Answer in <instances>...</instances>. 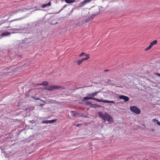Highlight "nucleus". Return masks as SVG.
<instances>
[{"mask_svg":"<svg viewBox=\"0 0 160 160\" xmlns=\"http://www.w3.org/2000/svg\"><path fill=\"white\" fill-rule=\"evenodd\" d=\"M91 99L93 100H96L97 101L99 102H103L105 103H115V102L113 101H108L107 100H102L101 99H97L95 98H93L91 97H89V96H87L86 97H84L83 98L84 100H87L88 99Z\"/></svg>","mask_w":160,"mask_h":160,"instance_id":"obj_1","label":"nucleus"},{"mask_svg":"<svg viewBox=\"0 0 160 160\" xmlns=\"http://www.w3.org/2000/svg\"><path fill=\"white\" fill-rule=\"evenodd\" d=\"M65 88H63L60 86L53 85L52 86H49L48 88H46L45 89L49 91H52L55 90H58L59 89H64Z\"/></svg>","mask_w":160,"mask_h":160,"instance_id":"obj_2","label":"nucleus"},{"mask_svg":"<svg viewBox=\"0 0 160 160\" xmlns=\"http://www.w3.org/2000/svg\"><path fill=\"white\" fill-rule=\"evenodd\" d=\"M130 110L132 112L136 114H139L141 112L140 109L137 107L134 106H131L130 108Z\"/></svg>","mask_w":160,"mask_h":160,"instance_id":"obj_3","label":"nucleus"},{"mask_svg":"<svg viewBox=\"0 0 160 160\" xmlns=\"http://www.w3.org/2000/svg\"><path fill=\"white\" fill-rule=\"evenodd\" d=\"M157 40H154L145 49V51H147L150 50L151 48L154 45L157 44Z\"/></svg>","mask_w":160,"mask_h":160,"instance_id":"obj_4","label":"nucleus"},{"mask_svg":"<svg viewBox=\"0 0 160 160\" xmlns=\"http://www.w3.org/2000/svg\"><path fill=\"white\" fill-rule=\"evenodd\" d=\"M105 121L106 120L110 123H112L113 122V120L112 118L110 115L107 113L106 114Z\"/></svg>","mask_w":160,"mask_h":160,"instance_id":"obj_5","label":"nucleus"},{"mask_svg":"<svg viewBox=\"0 0 160 160\" xmlns=\"http://www.w3.org/2000/svg\"><path fill=\"white\" fill-rule=\"evenodd\" d=\"M92 0H84V1L81 2L80 3L78 6L79 7H81L82 6L84 5H85L87 4L90 1H91Z\"/></svg>","mask_w":160,"mask_h":160,"instance_id":"obj_6","label":"nucleus"},{"mask_svg":"<svg viewBox=\"0 0 160 160\" xmlns=\"http://www.w3.org/2000/svg\"><path fill=\"white\" fill-rule=\"evenodd\" d=\"M108 113L105 112L104 114H103L102 112H98V115L99 117L101 118L105 121V118L106 114H107Z\"/></svg>","mask_w":160,"mask_h":160,"instance_id":"obj_7","label":"nucleus"},{"mask_svg":"<svg viewBox=\"0 0 160 160\" xmlns=\"http://www.w3.org/2000/svg\"><path fill=\"white\" fill-rule=\"evenodd\" d=\"M119 98L120 99H123L125 102H127L128 101L129 99L128 97L122 95L120 96L119 97Z\"/></svg>","mask_w":160,"mask_h":160,"instance_id":"obj_8","label":"nucleus"},{"mask_svg":"<svg viewBox=\"0 0 160 160\" xmlns=\"http://www.w3.org/2000/svg\"><path fill=\"white\" fill-rule=\"evenodd\" d=\"M11 33L9 32H5L1 33L0 35V37L2 38L6 36L9 35Z\"/></svg>","mask_w":160,"mask_h":160,"instance_id":"obj_9","label":"nucleus"},{"mask_svg":"<svg viewBox=\"0 0 160 160\" xmlns=\"http://www.w3.org/2000/svg\"><path fill=\"white\" fill-rule=\"evenodd\" d=\"M84 60L83 58L80 60H78L75 61V62L78 65H80Z\"/></svg>","mask_w":160,"mask_h":160,"instance_id":"obj_10","label":"nucleus"},{"mask_svg":"<svg viewBox=\"0 0 160 160\" xmlns=\"http://www.w3.org/2000/svg\"><path fill=\"white\" fill-rule=\"evenodd\" d=\"M98 92H97L94 93H88V96L91 97L93 98V97L97 95V94L98 93Z\"/></svg>","mask_w":160,"mask_h":160,"instance_id":"obj_11","label":"nucleus"},{"mask_svg":"<svg viewBox=\"0 0 160 160\" xmlns=\"http://www.w3.org/2000/svg\"><path fill=\"white\" fill-rule=\"evenodd\" d=\"M48 85V83L47 81H44L42 83L37 84V85H42L43 86H47Z\"/></svg>","mask_w":160,"mask_h":160,"instance_id":"obj_12","label":"nucleus"},{"mask_svg":"<svg viewBox=\"0 0 160 160\" xmlns=\"http://www.w3.org/2000/svg\"><path fill=\"white\" fill-rule=\"evenodd\" d=\"M71 115L74 117H77L78 116L79 114L78 113L75 112L74 111H71Z\"/></svg>","mask_w":160,"mask_h":160,"instance_id":"obj_13","label":"nucleus"},{"mask_svg":"<svg viewBox=\"0 0 160 160\" xmlns=\"http://www.w3.org/2000/svg\"><path fill=\"white\" fill-rule=\"evenodd\" d=\"M76 0H65L66 2L68 3H73L76 1Z\"/></svg>","mask_w":160,"mask_h":160,"instance_id":"obj_14","label":"nucleus"},{"mask_svg":"<svg viewBox=\"0 0 160 160\" xmlns=\"http://www.w3.org/2000/svg\"><path fill=\"white\" fill-rule=\"evenodd\" d=\"M51 5V2H49L47 4H45L43 5L42 6V8H45V7H46L47 6H50Z\"/></svg>","mask_w":160,"mask_h":160,"instance_id":"obj_15","label":"nucleus"},{"mask_svg":"<svg viewBox=\"0 0 160 160\" xmlns=\"http://www.w3.org/2000/svg\"><path fill=\"white\" fill-rule=\"evenodd\" d=\"M86 58H83V59L84 61L87 60L90 58V55L88 54H86L85 55Z\"/></svg>","mask_w":160,"mask_h":160,"instance_id":"obj_16","label":"nucleus"},{"mask_svg":"<svg viewBox=\"0 0 160 160\" xmlns=\"http://www.w3.org/2000/svg\"><path fill=\"white\" fill-rule=\"evenodd\" d=\"M42 123H49V120H43L42 121Z\"/></svg>","mask_w":160,"mask_h":160,"instance_id":"obj_17","label":"nucleus"},{"mask_svg":"<svg viewBox=\"0 0 160 160\" xmlns=\"http://www.w3.org/2000/svg\"><path fill=\"white\" fill-rule=\"evenodd\" d=\"M86 103L87 105L90 106H91L92 105V102L90 101H88L86 102Z\"/></svg>","mask_w":160,"mask_h":160,"instance_id":"obj_18","label":"nucleus"},{"mask_svg":"<svg viewBox=\"0 0 160 160\" xmlns=\"http://www.w3.org/2000/svg\"><path fill=\"white\" fill-rule=\"evenodd\" d=\"M57 120L56 119H53L51 120H49V123H54Z\"/></svg>","mask_w":160,"mask_h":160,"instance_id":"obj_19","label":"nucleus"},{"mask_svg":"<svg viewBox=\"0 0 160 160\" xmlns=\"http://www.w3.org/2000/svg\"><path fill=\"white\" fill-rule=\"evenodd\" d=\"M86 53H85V52H82L79 55V57H81L82 56H83L84 55H85Z\"/></svg>","mask_w":160,"mask_h":160,"instance_id":"obj_20","label":"nucleus"},{"mask_svg":"<svg viewBox=\"0 0 160 160\" xmlns=\"http://www.w3.org/2000/svg\"><path fill=\"white\" fill-rule=\"evenodd\" d=\"M92 18H88L86 19L85 22H88L90 21V20L92 19Z\"/></svg>","mask_w":160,"mask_h":160,"instance_id":"obj_21","label":"nucleus"},{"mask_svg":"<svg viewBox=\"0 0 160 160\" xmlns=\"http://www.w3.org/2000/svg\"><path fill=\"white\" fill-rule=\"evenodd\" d=\"M32 98H33L35 100H39V98H36V97L34 96H32Z\"/></svg>","mask_w":160,"mask_h":160,"instance_id":"obj_22","label":"nucleus"},{"mask_svg":"<svg viewBox=\"0 0 160 160\" xmlns=\"http://www.w3.org/2000/svg\"><path fill=\"white\" fill-rule=\"evenodd\" d=\"M152 121L154 122H158V120L156 119H153L152 120Z\"/></svg>","mask_w":160,"mask_h":160,"instance_id":"obj_23","label":"nucleus"},{"mask_svg":"<svg viewBox=\"0 0 160 160\" xmlns=\"http://www.w3.org/2000/svg\"><path fill=\"white\" fill-rule=\"evenodd\" d=\"M93 105L94 106V107H99V106L97 104H94Z\"/></svg>","mask_w":160,"mask_h":160,"instance_id":"obj_24","label":"nucleus"},{"mask_svg":"<svg viewBox=\"0 0 160 160\" xmlns=\"http://www.w3.org/2000/svg\"><path fill=\"white\" fill-rule=\"evenodd\" d=\"M19 20V19H15L13 20H12L11 21H10V22H13V21H17V20Z\"/></svg>","mask_w":160,"mask_h":160,"instance_id":"obj_25","label":"nucleus"},{"mask_svg":"<svg viewBox=\"0 0 160 160\" xmlns=\"http://www.w3.org/2000/svg\"><path fill=\"white\" fill-rule=\"evenodd\" d=\"M157 124L159 126H160V122L159 121L157 122Z\"/></svg>","mask_w":160,"mask_h":160,"instance_id":"obj_26","label":"nucleus"},{"mask_svg":"<svg viewBox=\"0 0 160 160\" xmlns=\"http://www.w3.org/2000/svg\"><path fill=\"white\" fill-rule=\"evenodd\" d=\"M156 74L159 77H160V73H157Z\"/></svg>","mask_w":160,"mask_h":160,"instance_id":"obj_27","label":"nucleus"},{"mask_svg":"<svg viewBox=\"0 0 160 160\" xmlns=\"http://www.w3.org/2000/svg\"><path fill=\"white\" fill-rule=\"evenodd\" d=\"M81 125H82V124H78L76 125V126L77 127H79V126H81Z\"/></svg>","mask_w":160,"mask_h":160,"instance_id":"obj_28","label":"nucleus"},{"mask_svg":"<svg viewBox=\"0 0 160 160\" xmlns=\"http://www.w3.org/2000/svg\"><path fill=\"white\" fill-rule=\"evenodd\" d=\"M109 70L108 69H105L104 70V71L105 72L109 71Z\"/></svg>","mask_w":160,"mask_h":160,"instance_id":"obj_29","label":"nucleus"},{"mask_svg":"<svg viewBox=\"0 0 160 160\" xmlns=\"http://www.w3.org/2000/svg\"><path fill=\"white\" fill-rule=\"evenodd\" d=\"M151 130L152 131H155V129L153 128H152L151 129Z\"/></svg>","mask_w":160,"mask_h":160,"instance_id":"obj_30","label":"nucleus"},{"mask_svg":"<svg viewBox=\"0 0 160 160\" xmlns=\"http://www.w3.org/2000/svg\"><path fill=\"white\" fill-rule=\"evenodd\" d=\"M8 27H9V26H8V27H4V28L5 29H6L8 28Z\"/></svg>","mask_w":160,"mask_h":160,"instance_id":"obj_31","label":"nucleus"},{"mask_svg":"<svg viewBox=\"0 0 160 160\" xmlns=\"http://www.w3.org/2000/svg\"><path fill=\"white\" fill-rule=\"evenodd\" d=\"M66 6V5H64V6H63V8L65 7Z\"/></svg>","mask_w":160,"mask_h":160,"instance_id":"obj_32","label":"nucleus"},{"mask_svg":"<svg viewBox=\"0 0 160 160\" xmlns=\"http://www.w3.org/2000/svg\"><path fill=\"white\" fill-rule=\"evenodd\" d=\"M79 116H82H82L79 115Z\"/></svg>","mask_w":160,"mask_h":160,"instance_id":"obj_33","label":"nucleus"}]
</instances>
